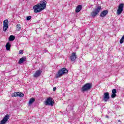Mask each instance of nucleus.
<instances>
[{
  "label": "nucleus",
  "mask_w": 124,
  "mask_h": 124,
  "mask_svg": "<svg viewBox=\"0 0 124 124\" xmlns=\"http://www.w3.org/2000/svg\"><path fill=\"white\" fill-rule=\"evenodd\" d=\"M46 3L47 2L45 0H42L40 2V3L37 4V5H34L33 7V9L35 13H37L42 11V10L46 8Z\"/></svg>",
  "instance_id": "nucleus-1"
},
{
  "label": "nucleus",
  "mask_w": 124,
  "mask_h": 124,
  "mask_svg": "<svg viewBox=\"0 0 124 124\" xmlns=\"http://www.w3.org/2000/svg\"><path fill=\"white\" fill-rule=\"evenodd\" d=\"M68 72V70L66 69L65 68H62L60 70H59L57 74H56V78H60L62 76V75H64V74H66Z\"/></svg>",
  "instance_id": "nucleus-2"
},
{
  "label": "nucleus",
  "mask_w": 124,
  "mask_h": 124,
  "mask_svg": "<svg viewBox=\"0 0 124 124\" xmlns=\"http://www.w3.org/2000/svg\"><path fill=\"white\" fill-rule=\"evenodd\" d=\"M101 9V6H99L95 8L93 11L91 13V16L93 17H95L98 13H99V11H100Z\"/></svg>",
  "instance_id": "nucleus-3"
},
{
  "label": "nucleus",
  "mask_w": 124,
  "mask_h": 124,
  "mask_svg": "<svg viewBox=\"0 0 124 124\" xmlns=\"http://www.w3.org/2000/svg\"><path fill=\"white\" fill-rule=\"evenodd\" d=\"M92 83H88L85 84L82 88V92H87L92 89Z\"/></svg>",
  "instance_id": "nucleus-4"
},
{
  "label": "nucleus",
  "mask_w": 124,
  "mask_h": 124,
  "mask_svg": "<svg viewBox=\"0 0 124 124\" xmlns=\"http://www.w3.org/2000/svg\"><path fill=\"white\" fill-rule=\"evenodd\" d=\"M54 103H55V102L53 101V99L51 97L47 98L46 101V105H49V106H54Z\"/></svg>",
  "instance_id": "nucleus-5"
},
{
  "label": "nucleus",
  "mask_w": 124,
  "mask_h": 124,
  "mask_svg": "<svg viewBox=\"0 0 124 124\" xmlns=\"http://www.w3.org/2000/svg\"><path fill=\"white\" fill-rule=\"evenodd\" d=\"M8 24H9V22H8V19H5L3 22V31H6V30L7 29H8Z\"/></svg>",
  "instance_id": "nucleus-6"
},
{
  "label": "nucleus",
  "mask_w": 124,
  "mask_h": 124,
  "mask_svg": "<svg viewBox=\"0 0 124 124\" xmlns=\"http://www.w3.org/2000/svg\"><path fill=\"white\" fill-rule=\"evenodd\" d=\"M124 3L119 4L117 11V15H121V14H122V12H123V11L124 10Z\"/></svg>",
  "instance_id": "nucleus-7"
},
{
  "label": "nucleus",
  "mask_w": 124,
  "mask_h": 124,
  "mask_svg": "<svg viewBox=\"0 0 124 124\" xmlns=\"http://www.w3.org/2000/svg\"><path fill=\"white\" fill-rule=\"evenodd\" d=\"M9 115L6 114L3 118V119L0 121V124H6V122L9 120Z\"/></svg>",
  "instance_id": "nucleus-8"
},
{
  "label": "nucleus",
  "mask_w": 124,
  "mask_h": 124,
  "mask_svg": "<svg viewBox=\"0 0 124 124\" xmlns=\"http://www.w3.org/2000/svg\"><path fill=\"white\" fill-rule=\"evenodd\" d=\"M70 59L72 62H74L76 59H77V56L76 55V53L73 52L71 56H70Z\"/></svg>",
  "instance_id": "nucleus-9"
},
{
  "label": "nucleus",
  "mask_w": 124,
  "mask_h": 124,
  "mask_svg": "<svg viewBox=\"0 0 124 124\" xmlns=\"http://www.w3.org/2000/svg\"><path fill=\"white\" fill-rule=\"evenodd\" d=\"M103 98L105 101H107L108 99L110 98V96H109V93L108 92L105 93L104 94Z\"/></svg>",
  "instance_id": "nucleus-10"
},
{
  "label": "nucleus",
  "mask_w": 124,
  "mask_h": 124,
  "mask_svg": "<svg viewBox=\"0 0 124 124\" xmlns=\"http://www.w3.org/2000/svg\"><path fill=\"white\" fill-rule=\"evenodd\" d=\"M40 74H41V71L38 70L34 74L33 77L35 78L39 77V76H40Z\"/></svg>",
  "instance_id": "nucleus-11"
},
{
  "label": "nucleus",
  "mask_w": 124,
  "mask_h": 124,
  "mask_svg": "<svg viewBox=\"0 0 124 124\" xmlns=\"http://www.w3.org/2000/svg\"><path fill=\"white\" fill-rule=\"evenodd\" d=\"M108 14V11L107 10L103 11L101 14L100 16L101 17H105Z\"/></svg>",
  "instance_id": "nucleus-12"
},
{
  "label": "nucleus",
  "mask_w": 124,
  "mask_h": 124,
  "mask_svg": "<svg viewBox=\"0 0 124 124\" xmlns=\"http://www.w3.org/2000/svg\"><path fill=\"white\" fill-rule=\"evenodd\" d=\"M81 10H82V5H79L76 7L75 11L77 13H78V12H80V11H81Z\"/></svg>",
  "instance_id": "nucleus-13"
},
{
  "label": "nucleus",
  "mask_w": 124,
  "mask_h": 124,
  "mask_svg": "<svg viewBox=\"0 0 124 124\" xmlns=\"http://www.w3.org/2000/svg\"><path fill=\"white\" fill-rule=\"evenodd\" d=\"M5 47L6 50H7V51H9V50H10V47H11V45H10V43H7Z\"/></svg>",
  "instance_id": "nucleus-14"
},
{
  "label": "nucleus",
  "mask_w": 124,
  "mask_h": 124,
  "mask_svg": "<svg viewBox=\"0 0 124 124\" xmlns=\"http://www.w3.org/2000/svg\"><path fill=\"white\" fill-rule=\"evenodd\" d=\"M26 57H22L19 61L18 62V63L19 64H21L22 63H23V62H25L26 61Z\"/></svg>",
  "instance_id": "nucleus-15"
},
{
  "label": "nucleus",
  "mask_w": 124,
  "mask_h": 124,
  "mask_svg": "<svg viewBox=\"0 0 124 124\" xmlns=\"http://www.w3.org/2000/svg\"><path fill=\"white\" fill-rule=\"evenodd\" d=\"M34 101H35V99L34 98H30L29 102V105H31V104H32V103H33Z\"/></svg>",
  "instance_id": "nucleus-16"
},
{
  "label": "nucleus",
  "mask_w": 124,
  "mask_h": 124,
  "mask_svg": "<svg viewBox=\"0 0 124 124\" xmlns=\"http://www.w3.org/2000/svg\"><path fill=\"white\" fill-rule=\"evenodd\" d=\"M22 29V27H21V25L20 24H17L16 25V31H20Z\"/></svg>",
  "instance_id": "nucleus-17"
},
{
  "label": "nucleus",
  "mask_w": 124,
  "mask_h": 124,
  "mask_svg": "<svg viewBox=\"0 0 124 124\" xmlns=\"http://www.w3.org/2000/svg\"><path fill=\"white\" fill-rule=\"evenodd\" d=\"M14 39H15V36H14L12 35H11L9 38V41H13V40H14Z\"/></svg>",
  "instance_id": "nucleus-18"
},
{
  "label": "nucleus",
  "mask_w": 124,
  "mask_h": 124,
  "mask_svg": "<svg viewBox=\"0 0 124 124\" xmlns=\"http://www.w3.org/2000/svg\"><path fill=\"white\" fill-rule=\"evenodd\" d=\"M18 95H19L18 92H16L12 94V96L13 97H16V96H18Z\"/></svg>",
  "instance_id": "nucleus-19"
},
{
  "label": "nucleus",
  "mask_w": 124,
  "mask_h": 124,
  "mask_svg": "<svg viewBox=\"0 0 124 124\" xmlns=\"http://www.w3.org/2000/svg\"><path fill=\"white\" fill-rule=\"evenodd\" d=\"M24 93L18 92V96H19V97H24Z\"/></svg>",
  "instance_id": "nucleus-20"
},
{
  "label": "nucleus",
  "mask_w": 124,
  "mask_h": 124,
  "mask_svg": "<svg viewBox=\"0 0 124 124\" xmlns=\"http://www.w3.org/2000/svg\"><path fill=\"white\" fill-rule=\"evenodd\" d=\"M124 35L121 38L120 40V44H123V43H124Z\"/></svg>",
  "instance_id": "nucleus-21"
},
{
  "label": "nucleus",
  "mask_w": 124,
  "mask_h": 124,
  "mask_svg": "<svg viewBox=\"0 0 124 124\" xmlns=\"http://www.w3.org/2000/svg\"><path fill=\"white\" fill-rule=\"evenodd\" d=\"M111 97L112 98H114V97H116L117 96V94L115 93H112Z\"/></svg>",
  "instance_id": "nucleus-22"
},
{
  "label": "nucleus",
  "mask_w": 124,
  "mask_h": 124,
  "mask_svg": "<svg viewBox=\"0 0 124 124\" xmlns=\"http://www.w3.org/2000/svg\"><path fill=\"white\" fill-rule=\"evenodd\" d=\"M112 93H117V90L113 89L112 91Z\"/></svg>",
  "instance_id": "nucleus-23"
},
{
  "label": "nucleus",
  "mask_w": 124,
  "mask_h": 124,
  "mask_svg": "<svg viewBox=\"0 0 124 124\" xmlns=\"http://www.w3.org/2000/svg\"><path fill=\"white\" fill-rule=\"evenodd\" d=\"M31 19V16H28L27 17V21H30V20Z\"/></svg>",
  "instance_id": "nucleus-24"
},
{
  "label": "nucleus",
  "mask_w": 124,
  "mask_h": 124,
  "mask_svg": "<svg viewBox=\"0 0 124 124\" xmlns=\"http://www.w3.org/2000/svg\"><path fill=\"white\" fill-rule=\"evenodd\" d=\"M23 50H19V54H23Z\"/></svg>",
  "instance_id": "nucleus-25"
},
{
  "label": "nucleus",
  "mask_w": 124,
  "mask_h": 124,
  "mask_svg": "<svg viewBox=\"0 0 124 124\" xmlns=\"http://www.w3.org/2000/svg\"><path fill=\"white\" fill-rule=\"evenodd\" d=\"M56 89H57V88H56V87H54V88H53V92L56 91Z\"/></svg>",
  "instance_id": "nucleus-26"
},
{
  "label": "nucleus",
  "mask_w": 124,
  "mask_h": 124,
  "mask_svg": "<svg viewBox=\"0 0 124 124\" xmlns=\"http://www.w3.org/2000/svg\"><path fill=\"white\" fill-rule=\"evenodd\" d=\"M106 118H109V116H107L106 117Z\"/></svg>",
  "instance_id": "nucleus-27"
},
{
  "label": "nucleus",
  "mask_w": 124,
  "mask_h": 124,
  "mask_svg": "<svg viewBox=\"0 0 124 124\" xmlns=\"http://www.w3.org/2000/svg\"><path fill=\"white\" fill-rule=\"evenodd\" d=\"M119 122H121V120H119Z\"/></svg>",
  "instance_id": "nucleus-28"
}]
</instances>
